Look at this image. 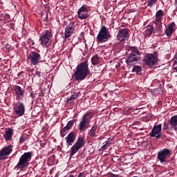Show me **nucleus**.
I'll return each instance as SVG.
<instances>
[{
	"instance_id": "f257e3e1",
	"label": "nucleus",
	"mask_w": 177,
	"mask_h": 177,
	"mask_svg": "<svg viewBox=\"0 0 177 177\" xmlns=\"http://www.w3.org/2000/svg\"><path fill=\"white\" fill-rule=\"evenodd\" d=\"M89 74H91L89 64H88V61H84L76 66L74 77L77 81H84Z\"/></svg>"
},
{
	"instance_id": "f03ea898",
	"label": "nucleus",
	"mask_w": 177,
	"mask_h": 177,
	"mask_svg": "<svg viewBox=\"0 0 177 177\" xmlns=\"http://www.w3.org/2000/svg\"><path fill=\"white\" fill-rule=\"evenodd\" d=\"M31 152H25L21 155L15 168H19L20 171H23L24 168L28 167V162L31 160Z\"/></svg>"
},
{
	"instance_id": "7ed1b4c3",
	"label": "nucleus",
	"mask_w": 177,
	"mask_h": 177,
	"mask_svg": "<svg viewBox=\"0 0 177 177\" xmlns=\"http://www.w3.org/2000/svg\"><path fill=\"white\" fill-rule=\"evenodd\" d=\"M91 120H92V113L86 112V114L82 116L78 124L79 131L81 132H82V131H86L89 124H91Z\"/></svg>"
},
{
	"instance_id": "20e7f679",
	"label": "nucleus",
	"mask_w": 177,
	"mask_h": 177,
	"mask_svg": "<svg viewBox=\"0 0 177 177\" xmlns=\"http://www.w3.org/2000/svg\"><path fill=\"white\" fill-rule=\"evenodd\" d=\"M53 35H52V32H50V30H45L41 33L39 41L44 48H49V46H50Z\"/></svg>"
},
{
	"instance_id": "39448f33",
	"label": "nucleus",
	"mask_w": 177,
	"mask_h": 177,
	"mask_svg": "<svg viewBox=\"0 0 177 177\" xmlns=\"http://www.w3.org/2000/svg\"><path fill=\"white\" fill-rule=\"evenodd\" d=\"M110 38V33H109V29L102 26L100 28V30L97 36V41L100 44H103V42H107Z\"/></svg>"
},
{
	"instance_id": "423d86ee",
	"label": "nucleus",
	"mask_w": 177,
	"mask_h": 177,
	"mask_svg": "<svg viewBox=\"0 0 177 177\" xmlns=\"http://www.w3.org/2000/svg\"><path fill=\"white\" fill-rule=\"evenodd\" d=\"M131 50V53L126 60V63L128 64V66H133V63L139 62V57L138 56L140 55L139 50H138V48L136 47H132Z\"/></svg>"
},
{
	"instance_id": "0eeeda50",
	"label": "nucleus",
	"mask_w": 177,
	"mask_h": 177,
	"mask_svg": "<svg viewBox=\"0 0 177 177\" xmlns=\"http://www.w3.org/2000/svg\"><path fill=\"white\" fill-rule=\"evenodd\" d=\"M144 62L149 68H153V67L157 64L158 57H156L153 54L148 53L144 57Z\"/></svg>"
},
{
	"instance_id": "6e6552de",
	"label": "nucleus",
	"mask_w": 177,
	"mask_h": 177,
	"mask_svg": "<svg viewBox=\"0 0 177 177\" xmlns=\"http://www.w3.org/2000/svg\"><path fill=\"white\" fill-rule=\"evenodd\" d=\"M27 59L30 62V64L37 66L41 62V54L35 51H32L27 55Z\"/></svg>"
},
{
	"instance_id": "1a4fd4ad",
	"label": "nucleus",
	"mask_w": 177,
	"mask_h": 177,
	"mask_svg": "<svg viewBox=\"0 0 177 177\" xmlns=\"http://www.w3.org/2000/svg\"><path fill=\"white\" fill-rule=\"evenodd\" d=\"M162 17H164V11L158 10L156 13L155 24L156 26V31H161L162 28Z\"/></svg>"
},
{
	"instance_id": "9d476101",
	"label": "nucleus",
	"mask_w": 177,
	"mask_h": 177,
	"mask_svg": "<svg viewBox=\"0 0 177 177\" xmlns=\"http://www.w3.org/2000/svg\"><path fill=\"white\" fill-rule=\"evenodd\" d=\"M12 151H13V145H7L3 147L0 150V161L2 160H8Z\"/></svg>"
},
{
	"instance_id": "9b49d317",
	"label": "nucleus",
	"mask_w": 177,
	"mask_h": 177,
	"mask_svg": "<svg viewBox=\"0 0 177 177\" xmlns=\"http://www.w3.org/2000/svg\"><path fill=\"white\" fill-rule=\"evenodd\" d=\"M171 156V151L169 149L165 148L158 152V160L160 161V164H164L167 162V158Z\"/></svg>"
},
{
	"instance_id": "f8f14e48",
	"label": "nucleus",
	"mask_w": 177,
	"mask_h": 177,
	"mask_svg": "<svg viewBox=\"0 0 177 177\" xmlns=\"http://www.w3.org/2000/svg\"><path fill=\"white\" fill-rule=\"evenodd\" d=\"M84 138L79 137L75 142V143L71 148V156L73 157L74 154L78 153V150L81 149V147H84Z\"/></svg>"
},
{
	"instance_id": "ddd939ff",
	"label": "nucleus",
	"mask_w": 177,
	"mask_h": 177,
	"mask_svg": "<svg viewBox=\"0 0 177 177\" xmlns=\"http://www.w3.org/2000/svg\"><path fill=\"white\" fill-rule=\"evenodd\" d=\"M77 17L80 20H85L89 17V11L88 10V7L86 5H83L77 10Z\"/></svg>"
},
{
	"instance_id": "4468645a",
	"label": "nucleus",
	"mask_w": 177,
	"mask_h": 177,
	"mask_svg": "<svg viewBox=\"0 0 177 177\" xmlns=\"http://www.w3.org/2000/svg\"><path fill=\"white\" fill-rule=\"evenodd\" d=\"M117 38L120 42L127 41L128 38H129V30L127 28H120L118 31Z\"/></svg>"
},
{
	"instance_id": "2eb2a0df",
	"label": "nucleus",
	"mask_w": 177,
	"mask_h": 177,
	"mask_svg": "<svg viewBox=\"0 0 177 177\" xmlns=\"http://www.w3.org/2000/svg\"><path fill=\"white\" fill-rule=\"evenodd\" d=\"M14 111L17 115H19V117H21V115H24V113L26 111V106H24V104L21 102L17 103L14 106Z\"/></svg>"
},
{
	"instance_id": "dca6fc26",
	"label": "nucleus",
	"mask_w": 177,
	"mask_h": 177,
	"mask_svg": "<svg viewBox=\"0 0 177 177\" xmlns=\"http://www.w3.org/2000/svg\"><path fill=\"white\" fill-rule=\"evenodd\" d=\"M151 138H161V124L155 125L150 133Z\"/></svg>"
},
{
	"instance_id": "f3484780",
	"label": "nucleus",
	"mask_w": 177,
	"mask_h": 177,
	"mask_svg": "<svg viewBox=\"0 0 177 177\" xmlns=\"http://www.w3.org/2000/svg\"><path fill=\"white\" fill-rule=\"evenodd\" d=\"M74 125V120H70L68 122L66 127H64L61 131H60V135L62 138H64L67 133H68V130L71 129L73 128V126Z\"/></svg>"
},
{
	"instance_id": "a211bd4d",
	"label": "nucleus",
	"mask_w": 177,
	"mask_h": 177,
	"mask_svg": "<svg viewBox=\"0 0 177 177\" xmlns=\"http://www.w3.org/2000/svg\"><path fill=\"white\" fill-rule=\"evenodd\" d=\"M176 27V24H175V22H172L168 25L167 28H166L165 34L168 37V38H171L172 34H174V31H175Z\"/></svg>"
},
{
	"instance_id": "6ab92c4d",
	"label": "nucleus",
	"mask_w": 177,
	"mask_h": 177,
	"mask_svg": "<svg viewBox=\"0 0 177 177\" xmlns=\"http://www.w3.org/2000/svg\"><path fill=\"white\" fill-rule=\"evenodd\" d=\"M13 91H15V94L17 95V99H18L19 100H21V99L24 97V91L19 86H15L13 87Z\"/></svg>"
},
{
	"instance_id": "aec40b11",
	"label": "nucleus",
	"mask_w": 177,
	"mask_h": 177,
	"mask_svg": "<svg viewBox=\"0 0 177 177\" xmlns=\"http://www.w3.org/2000/svg\"><path fill=\"white\" fill-rule=\"evenodd\" d=\"M75 138H76L75 133L71 131L65 138L66 141V146L68 147L71 146L73 143L75 142Z\"/></svg>"
},
{
	"instance_id": "412c9836",
	"label": "nucleus",
	"mask_w": 177,
	"mask_h": 177,
	"mask_svg": "<svg viewBox=\"0 0 177 177\" xmlns=\"http://www.w3.org/2000/svg\"><path fill=\"white\" fill-rule=\"evenodd\" d=\"M74 27L68 26L65 28V34H64V38L65 39H67V38H70L73 34H74Z\"/></svg>"
},
{
	"instance_id": "4be33fe9",
	"label": "nucleus",
	"mask_w": 177,
	"mask_h": 177,
	"mask_svg": "<svg viewBox=\"0 0 177 177\" xmlns=\"http://www.w3.org/2000/svg\"><path fill=\"white\" fill-rule=\"evenodd\" d=\"M3 138L6 140V142H9L12 140L13 138V129L9 128L7 131H6Z\"/></svg>"
},
{
	"instance_id": "5701e85b",
	"label": "nucleus",
	"mask_w": 177,
	"mask_h": 177,
	"mask_svg": "<svg viewBox=\"0 0 177 177\" xmlns=\"http://www.w3.org/2000/svg\"><path fill=\"white\" fill-rule=\"evenodd\" d=\"M156 28L153 26V25H149L147 27V29L145 30V36L147 38L151 35V34H155L156 32Z\"/></svg>"
},
{
	"instance_id": "b1692460",
	"label": "nucleus",
	"mask_w": 177,
	"mask_h": 177,
	"mask_svg": "<svg viewBox=\"0 0 177 177\" xmlns=\"http://www.w3.org/2000/svg\"><path fill=\"white\" fill-rule=\"evenodd\" d=\"M169 125H171L175 131H177V115L171 118L169 120Z\"/></svg>"
},
{
	"instance_id": "393cba45",
	"label": "nucleus",
	"mask_w": 177,
	"mask_h": 177,
	"mask_svg": "<svg viewBox=\"0 0 177 177\" xmlns=\"http://www.w3.org/2000/svg\"><path fill=\"white\" fill-rule=\"evenodd\" d=\"M78 97H80V93H73L69 98H67L66 102L68 104H71L73 100H77Z\"/></svg>"
},
{
	"instance_id": "a878e982",
	"label": "nucleus",
	"mask_w": 177,
	"mask_h": 177,
	"mask_svg": "<svg viewBox=\"0 0 177 177\" xmlns=\"http://www.w3.org/2000/svg\"><path fill=\"white\" fill-rule=\"evenodd\" d=\"M97 130V126H93L92 128L88 131V135L91 136V138H96V131Z\"/></svg>"
},
{
	"instance_id": "bb28decb",
	"label": "nucleus",
	"mask_w": 177,
	"mask_h": 177,
	"mask_svg": "<svg viewBox=\"0 0 177 177\" xmlns=\"http://www.w3.org/2000/svg\"><path fill=\"white\" fill-rule=\"evenodd\" d=\"M100 63V57H99V55L97 54H95L92 58H91V64L93 66H96V64H99Z\"/></svg>"
},
{
	"instance_id": "cd10ccee",
	"label": "nucleus",
	"mask_w": 177,
	"mask_h": 177,
	"mask_svg": "<svg viewBox=\"0 0 177 177\" xmlns=\"http://www.w3.org/2000/svg\"><path fill=\"white\" fill-rule=\"evenodd\" d=\"M140 71H142V66H136L132 69V73H136V74L139 75L140 73Z\"/></svg>"
},
{
	"instance_id": "c85d7f7f",
	"label": "nucleus",
	"mask_w": 177,
	"mask_h": 177,
	"mask_svg": "<svg viewBox=\"0 0 177 177\" xmlns=\"http://www.w3.org/2000/svg\"><path fill=\"white\" fill-rule=\"evenodd\" d=\"M158 1V0H147V6L151 8L154 6V5H156V3H157Z\"/></svg>"
},
{
	"instance_id": "c756f323",
	"label": "nucleus",
	"mask_w": 177,
	"mask_h": 177,
	"mask_svg": "<svg viewBox=\"0 0 177 177\" xmlns=\"http://www.w3.org/2000/svg\"><path fill=\"white\" fill-rule=\"evenodd\" d=\"M113 138H108L107 140L105 142V145L108 147L110 146V145L113 143Z\"/></svg>"
},
{
	"instance_id": "7c9ffc66",
	"label": "nucleus",
	"mask_w": 177,
	"mask_h": 177,
	"mask_svg": "<svg viewBox=\"0 0 177 177\" xmlns=\"http://www.w3.org/2000/svg\"><path fill=\"white\" fill-rule=\"evenodd\" d=\"M46 140H42L40 141V146L41 147H45V146H46Z\"/></svg>"
},
{
	"instance_id": "2f4dec72",
	"label": "nucleus",
	"mask_w": 177,
	"mask_h": 177,
	"mask_svg": "<svg viewBox=\"0 0 177 177\" xmlns=\"http://www.w3.org/2000/svg\"><path fill=\"white\" fill-rule=\"evenodd\" d=\"M24 142H26V139L24 138V136H21L20 138H19V143L20 144L24 143Z\"/></svg>"
},
{
	"instance_id": "473e14b6",
	"label": "nucleus",
	"mask_w": 177,
	"mask_h": 177,
	"mask_svg": "<svg viewBox=\"0 0 177 177\" xmlns=\"http://www.w3.org/2000/svg\"><path fill=\"white\" fill-rule=\"evenodd\" d=\"M107 147H109L104 143V145L100 148V150L101 151L106 150V149H107Z\"/></svg>"
},
{
	"instance_id": "72a5a7b5",
	"label": "nucleus",
	"mask_w": 177,
	"mask_h": 177,
	"mask_svg": "<svg viewBox=\"0 0 177 177\" xmlns=\"http://www.w3.org/2000/svg\"><path fill=\"white\" fill-rule=\"evenodd\" d=\"M173 68H174V70H175V71H176L177 73V62H174Z\"/></svg>"
},
{
	"instance_id": "f704fd0d",
	"label": "nucleus",
	"mask_w": 177,
	"mask_h": 177,
	"mask_svg": "<svg viewBox=\"0 0 177 177\" xmlns=\"http://www.w3.org/2000/svg\"><path fill=\"white\" fill-rule=\"evenodd\" d=\"M107 177H120L117 174H109Z\"/></svg>"
},
{
	"instance_id": "c9c22d12",
	"label": "nucleus",
	"mask_w": 177,
	"mask_h": 177,
	"mask_svg": "<svg viewBox=\"0 0 177 177\" xmlns=\"http://www.w3.org/2000/svg\"><path fill=\"white\" fill-rule=\"evenodd\" d=\"M84 53H88V46L85 44Z\"/></svg>"
},
{
	"instance_id": "e433bc0d",
	"label": "nucleus",
	"mask_w": 177,
	"mask_h": 177,
	"mask_svg": "<svg viewBox=\"0 0 177 177\" xmlns=\"http://www.w3.org/2000/svg\"><path fill=\"white\" fill-rule=\"evenodd\" d=\"M164 129L165 131H167V129H168V124L167 123L164 124Z\"/></svg>"
},
{
	"instance_id": "4c0bfd02",
	"label": "nucleus",
	"mask_w": 177,
	"mask_h": 177,
	"mask_svg": "<svg viewBox=\"0 0 177 177\" xmlns=\"http://www.w3.org/2000/svg\"><path fill=\"white\" fill-rule=\"evenodd\" d=\"M64 177H74V175H73V174H68V175L65 176Z\"/></svg>"
},
{
	"instance_id": "58836bf2",
	"label": "nucleus",
	"mask_w": 177,
	"mask_h": 177,
	"mask_svg": "<svg viewBox=\"0 0 177 177\" xmlns=\"http://www.w3.org/2000/svg\"><path fill=\"white\" fill-rule=\"evenodd\" d=\"M174 6H176V10H177V0H175Z\"/></svg>"
},
{
	"instance_id": "ea45409f",
	"label": "nucleus",
	"mask_w": 177,
	"mask_h": 177,
	"mask_svg": "<svg viewBox=\"0 0 177 177\" xmlns=\"http://www.w3.org/2000/svg\"><path fill=\"white\" fill-rule=\"evenodd\" d=\"M84 176V173H80L77 176V177H82Z\"/></svg>"
},
{
	"instance_id": "a19ab883",
	"label": "nucleus",
	"mask_w": 177,
	"mask_h": 177,
	"mask_svg": "<svg viewBox=\"0 0 177 177\" xmlns=\"http://www.w3.org/2000/svg\"><path fill=\"white\" fill-rule=\"evenodd\" d=\"M41 72H37V74H36V75H37V77H41Z\"/></svg>"
},
{
	"instance_id": "79ce46f5",
	"label": "nucleus",
	"mask_w": 177,
	"mask_h": 177,
	"mask_svg": "<svg viewBox=\"0 0 177 177\" xmlns=\"http://www.w3.org/2000/svg\"><path fill=\"white\" fill-rule=\"evenodd\" d=\"M154 82H158V80H155L153 82V84H154Z\"/></svg>"
},
{
	"instance_id": "37998d69",
	"label": "nucleus",
	"mask_w": 177,
	"mask_h": 177,
	"mask_svg": "<svg viewBox=\"0 0 177 177\" xmlns=\"http://www.w3.org/2000/svg\"><path fill=\"white\" fill-rule=\"evenodd\" d=\"M32 97H34V94H31Z\"/></svg>"
},
{
	"instance_id": "c03bdc74",
	"label": "nucleus",
	"mask_w": 177,
	"mask_h": 177,
	"mask_svg": "<svg viewBox=\"0 0 177 177\" xmlns=\"http://www.w3.org/2000/svg\"><path fill=\"white\" fill-rule=\"evenodd\" d=\"M20 73L18 74V75H19Z\"/></svg>"
}]
</instances>
